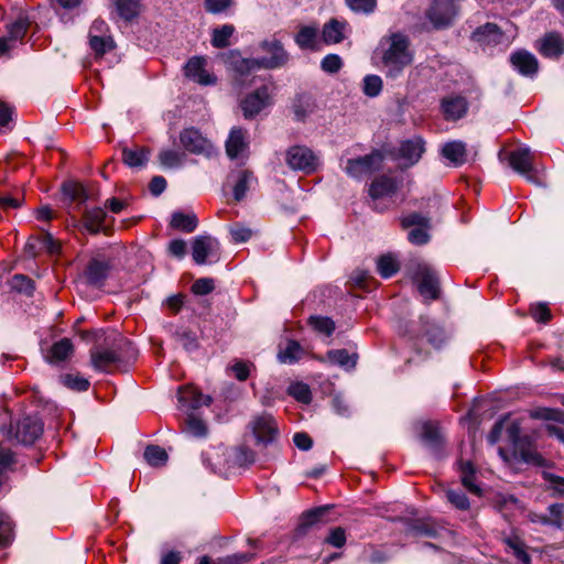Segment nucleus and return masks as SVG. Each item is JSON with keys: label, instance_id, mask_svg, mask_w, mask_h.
I'll use <instances>...</instances> for the list:
<instances>
[{"label": "nucleus", "instance_id": "nucleus-2", "mask_svg": "<svg viewBox=\"0 0 564 564\" xmlns=\"http://www.w3.org/2000/svg\"><path fill=\"white\" fill-rule=\"evenodd\" d=\"M175 398L180 411L187 414L183 421L181 430L196 438H204L208 435L209 429L204 420L193 414L204 406H209L213 398L203 393L202 390H176Z\"/></svg>", "mask_w": 564, "mask_h": 564}, {"label": "nucleus", "instance_id": "nucleus-47", "mask_svg": "<svg viewBox=\"0 0 564 564\" xmlns=\"http://www.w3.org/2000/svg\"><path fill=\"white\" fill-rule=\"evenodd\" d=\"M174 338L187 351H194L198 348V339L196 334L186 327H181L176 329L174 333Z\"/></svg>", "mask_w": 564, "mask_h": 564}, {"label": "nucleus", "instance_id": "nucleus-34", "mask_svg": "<svg viewBox=\"0 0 564 564\" xmlns=\"http://www.w3.org/2000/svg\"><path fill=\"white\" fill-rule=\"evenodd\" d=\"M473 40L482 45L498 44L502 39V33L494 23H486L477 28L471 35Z\"/></svg>", "mask_w": 564, "mask_h": 564}, {"label": "nucleus", "instance_id": "nucleus-21", "mask_svg": "<svg viewBox=\"0 0 564 564\" xmlns=\"http://www.w3.org/2000/svg\"><path fill=\"white\" fill-rule=\"evenodd\" d=\"M350 32L349 24L345 20L332 18L321 30V40L326 45L341 43Z\"/></svg>", "mask_w": 564, "mask_h": 564}, {"label": "nucleus", "instance_id": "nucleus-27", "mask_svg": "<svg viewBox=\"0 0 564 564\" xmlns=\"http://www.w3.org/2000/svg\"><path fill=\"white\" fill-rule=\"evenodd\" d=\"M424 151L425 142L421 137L403 141L399 149L400 158L406 162L408 166L417 163Z\"/></svg>", "mask_w": 564, "mask_h": 564}, {"label": "nucleus", "instance_id": "nucleus-6", "mask_svg": "<svg viewBox=\"0 0 564 564\" xmlns=\"http://www.w3.org/2000/svg\"><path fill=\"white\" fill-rule=\"evenodd\" d=\"M44 432V423L37 416L24 415L10 424L8 437L18 444L33 445Z\"/></svg>", "mask_w": 564, "mask_h": 564}, {"label": "nucleus", "instance_id": "nucleus-28", "mask_svg": "<svg viewBox=\"0 0 564 564\" xmlns=\"http://www.w3.org/2000/svg\"><path fill=\"white\" fill-rule=\"evenodd\" d=\"M514 69L523 76H533L539 69L538 59L528 51H517L510 56Z\"/></svg>", "mask_w": 564, "mask_h": 564}, {"label": "nucleus", "instance_id": "nucleus-25", "mask_svg": "<svg viewBox=\"0 0 564 564\" xmlns=\"http://www.w3.org/2000/svg\"><path fill=\"white\" fill-rule=\"evenodd\" d=\"M321 30L317 24L302 25L294 36L296 45L301 50L317 51L319 48Z\"/></svg>", "mask_w": 564, "mask_h": 564}, {"label": "nucleus", "instance_id": "nucleus-10", "mask_svg": "<svg viewBox=\"0 0 564 564\" xmlns=\"http://www.w3.org/2000/svg\"><path fill=\"white\" fill-rule=\"evenodd\" d=\"M220 57L230 75L234 88L240 96L247 80V58L238 50L225 52Z\"/></svg>", "mask_w": 564, "mask_h": 564}, {"label": "nucleus", "instance_id": "nucleus-20", "mask_svg": "<svg viewBox=\"0 0 564 564\" xmlns=\"http://www.w3.org/2000/svg\"><path fill=\"white\" fill-rule=\"evenodd\" d=\"M61 250V245L53 236L45 231L42 236L30 237L24 246V252L30 258H35L42 251L50 254H56Z\"/></svg>", "mask_w": 564, "mask_h": 564}, {"label": "nucleus", "instance_id": "nucleus-18", "mask_svg": "<svg viewBox=\"0 0 564 564\" xmlns=\"http://www.w3.org/2000/svg\"><path fill=\"white\" fill-rule=\"evenodd\" d=\"M512 457L516 460L538 467H545L549 465L547 459L538 452L533 442L528 436H523L522 441L516 443L513 446Z\"/></svg>", "mask_w": 564, "mask_h": 564}, {"label": "nucleus", "instance_id": "nucleus-22", "mask_svg": "<svg viewBox=\"0 0 564 564\" xmlns=\"http://www.w3.org/2000/svg\"><path fill=\"white\" fill-rule=\"evenodd\" d=\"M206 61L204 57L194 56L187 61L184 66V74L187 78L200 85H210L216 83V78L205 69Z\"/></svg>", "mask_w": 564, "mask_h": 564}, {"label": "nucleus", "instance_id": "nucleus-17", "mask_svg": "<svg viewBox=\"0 0 564 564\" xmlns=\"http://www.w3.org/2000/svg\"><path fill=\"white\" fill-rule=\"evenodd\" d=\"M286 163L292 170L312 173L318 166V159L311 149L303 145H294L286 152Z\"/></svg>", "mask_w": 564, "mask_h": 564}, {"label": "nucleus", "instance_id": "nucleus-41", "mask_svg": "<svg viewBox=\"0 0 564 564\" xmlns=\"http://www.w3.org/2000/svg\"><path fill=\"white\" fill-rule=\"evenodd\" d=\"M17 464L15 454L9 448H0V496L3 494V487L8 481V474L12 471Z\"/></svg>", "mask_w": 564, "mask_h": 564}, {"label": "nucleus", "instance_id": "nucleus-48", "mask_svg": "<svg viewBox=\"0 0 564 564\" xmlns=\"http://www.w3.org/2000/svg\"><path fill=\"white\" fill-rule=\"evenodd\" d=\"M13 541V523L10 517L0 510V550L8 547Z\"/></svg>", "mask_w": 564, "mask_h": 564}, {"label": "nucleus", "instance_id": "nucleus-1", "mask_svg": "<svg viewBox=\"0 0 564 564\" xmlns=\"http://www.w3.org/2000/svg\"><path fill=\"white\" fill-rule=\"evenodd\" d=\"M138 350L133 344L117 332L105 338L104 345L90 350L91 365L104 372L124 371L137 359Z\"/></svg>", "mask_w": 564, "mask_h": 564}, {"label": "nucleus", "instance_id": "nucleus-19", "mask_svg": "<svg viewBox=\"0 0 564 564\" xmlns=\"http://www.w3.org/2000/svg\"><path fill=\"white\" fill-rule=\"evenodd\" d=\"M110 262L99 258H93L88 261L83 278L90 286L100 289L105 285L106 280L110 273Z\"/></svg>", "mask_w": 564, "mask_h": 564}, {"label": "nucleus", "instance_id": "nucleus-33", "mask_svg": "<svg viewBox=\"0 0 564 564\" xmlns=\"http://www.w3.org/2000/svg\"><path fill=\"white\" fill-rule=\"evenodd\" d=\"M74 351L73 344L68 338H62L54 343L45 355V359L50 364H59L67 360Z\"/></svg>", "mask_w": 564, "mask_h": 564}, {"label": "nucleus", "instance_id": "nucleus-57", "mask_svg": "<svg viewBox=\"0 0 564 564\" xmlns=\"http://www.w3.org/2000/svg\"><path fill=\"white\" fill-rule=\"evenodd\" d=\"M204 9L210 14H227L235 6V0H204Z\"/></svg>", "mask_w": 564, "mask_h": 564}, {"label": "nucleus", "instance_id": "nucleus-9", "mask_svg": "<svg viewBox=\"0 0 564 564\" xmlns=\"http://www.w3.org/2000/svg\"><path fill=\"white\" fill-rule=\"evenodd\" d=\"M261 48L264 53L263 56L259 59H250L249 58V73L254 67H263V68H276L283 66L288 59L289 55L284 50L283 45L278 40L264 41L261 43Z\"/></svg>", "mask_w": 564, "mask_h": 564}, {"label": "nucleus", "instance_id": "nucleus-38", "mask_svg": "<svg viewBox=\"0 0 564 564\" xmlns=\"http://www.w3.org/2000/svg\"><path fill=\"white\" fill-rule=\"evenodd\" d=\"M117 15L124 22H131L141 12L140 0H113Z\"/></svg>", "mask_w": 564, "mask_h": 564}, {"label": "nucleus", "instance_id": "nucleus-50", "mask_svg": "<svg viewBox=\"0 0 564 564\" xmlns=\"http://www.w3.org/2000/svg\"><path fill=\"white\" fill-rule=\"evenodd\" d=\"M143 456L151 466H163L169 458L166 451L158 445H148Z\"/></svg>", "mask_w": 564, "mask_h": 564}, {"label": "nucleus", "instance_id": "nucleus-43", "mask_svg": "<svg viewBox=\"0 0 564 564\" xmlns=\"http://www.w3.org/2000/svg\"><path fill=\"white\" fill-rule=\"evenodd\" d=\"M62 193L69 204L77 203L84 204L88 199V195L84 186L76 182H66L62 185Z\"/></svg>", "mask_w": 564, "mask_h": 564}, {"label": "nucleus", "instance_id": "nucleus-53", "mask_svg": "<svg viewBox=\"0 0 564 564\" xmlns=\"http://www.w3.org/2000/svg\"><path fill=\"white\" fill-rule=\"evenodd\" d=\"M31 22L26 15H20L13 23L8 26V37L13 42L22 40Z\"/></svg>", "mask_w": 564, "mask_h": 564}, {"label": "nucleus", "instance_id": "nucleus-24", "mask_svg": "<svg viewBox=\"0 0 564 564\" xmlns=\"http://www.w3.org/2000/svg\"><path fill=\"white\" fill-rule=\"evenodd\" d=\"M441 109L446 120L456 121L467 113L468 104L462 96H448L442 99Z\"/></svg>", "mask_w": 564, "mask_h": 564}, {"label": "nucleus", "instance_id": "nucleus-39", "mask_svg": "<svg viewBox=\"0 0 564 564\" xmlns=\"http://www.w3.org/2000/svg\"><path fill=\"white\" fill-rule=\"evenodd\" d=\"M442 154L455 166L462 165L466 160V144L463 141H451L443 145Z\"/></svg>", "mask_w": 564, "mask_h": 564}, {"label": "nucleus", "instance_id": "nucleus-49", "mask_svg": "<svg viewBox=\"0 0 564 564\" xmlns=\"http://www.w3.org/2000/svg\"><path fill=\"white\" fill-rule=\"evenodd\" d=\"M226 466H232V471L236 468H243L247 465V449L245 446H239L226 449Z\"/></svg>", "mask_w": 564, "mask_h": 564}, {"label": "nucleus", "instance_id": "nucleus-63", "mask_svg": "<svg viewBox=\"0 0 564 564\" xmlns=\"http://www.w3.org/2000/svg\"><path fill=\"white\" fill-rule=\"evenodd\" d=\"M215 289L214 280L210 278H200L192 284V292L195 295H207Z\"/></svg>", "mask_w": 564, "mask_h": 564}, {"label": "nucleus", "instance_id": "nucleus-61", "mask_svg": "<svg viewBox=\"0 0 564 564\" xmlns=\"http://www.w3.org/2000/svg\"><path fill=\"white\" fill-rule=\"evenodd\" d=\"M159 161L163 166L175 167L182 162V154L175 150H162L159 153Z\"/></svg>", "mask_w": 564, "mask_h": 564}, {"label": "nucleus", "instance_id": "nucleus-4", "mask_svg": "<svg viewBox=\"0 0 564 564\" xmlns=\"http://www.w3.org/2000/svg\"><path fill=\"white\" fill-rule=\"evenodd\" d=\"M274 89L270 78H249V118L260 115L273 105Z\"/></svg>", "mask_w": 564, "mask_h": 564}, {"label": "nucleus", "instance_id": "nucleus-29", "mask_svg": "<svg viewBox=\"0 0 564 564\" xmlns=\"http://www.w3.org/2000/svg\"><path fill=\"white\" fill-rule=\"evenodd\" d=\"M328 512V507H318L312 510H308L304 512L299 520V523L295 529V535L296 536H304L307 534V532L317 525L318 523H322L325 516Z\"/></svg>", "mask_w": 564, "mask_h": 564}, {"label": "nucleus", "instance_id": "nucleus-30", "mask_svg": "<svg viewBox=\"0 0 564 564\" xmlns=\"http://www.w3.org/2000/svg\"><path fill=\"white\" fill-rule=\"evenodd\" d=\"M107 214L101 207L86 209L83 215V226L91 235L100 231L108 234V228L104 226Z\"/></svg>", "mask_w": 564, "mask_h": 564}, {"label": "nucleus", "instance_id": "nucleus-52", "mask_svg": "<svg viewBox=\"0 0 564 564\" xmlns=\"http://www.w3.org/2000/svg\"><path fill=\"white\" fill-rule=\"evenodd\" d=\"M377 270L382 278L388 279L398 272L399 263L391 254L381 256L377 261Z\"/></svg>", "mask_w": 564, "mask_h": 564}, {"label": "nucleus", "instance_id": "nucleus-8", "mask_svg": "<svg viewBox=\"0 0 564 564\" xmlns=\"http://www.w3.org/2000/svg\"><path fill=\"white\" fill-rule=\"evenodd\" d=\"M251 430L254 437V446L259 448L260 453L273 445L279 436L278 424L269 413L254 416Z\"/></svg>", "mask_w": 564, "mask_h": 564}, {"label": "nucleus", "instance_id": "nucleus-5", "mask_svg": "<svg viewBox=\"0 0 564 564\" xmlns=\"http://www.w3.org/2000/svg\"><path fill=\"white\" fill-rule=\"evenodd\" d=\"M448 341V335L436 323L422 319L420 334L412 343V349L416 354L417 359H425L430 351L423 347L427 343L433 349H442Z\"/></svg>", "mask_w": 564, "mask_h": 564}, {"label": "nucleus", "instance_id": "nucleus-3", "mask_svg": "<svg viewBox=\"0 0 564 564\" xmlns=\"http://www.w3.org/2000/svg\"><path fill=\"white\" fill-rule=\"evenodd\" d=\"M381 46H386L381 61L388 77H398L403 69L413 62V54L410 51V41L402 33H392L380 42Z\"/></svg>", "mask_w": 564, "mask_h": 564}, {"label": "nucleus", "instance_id": "nucleus-16", "mask_svg": "<svg viewBox=\"0 0 564 564\" xmlns=\"http://www.w3.org/2000/svg\"><path fill=\"white\" fill-rule=\"evenodd\" d=\"M413 280L420 294L426 300H436L440 295V282L435 272L425 263H419Z\"/></svg>", "mask_w": 564, "mask_h": 564}, {"label": "nucleus", "instance_id": "nucleus-12", "mask_svg": "<svg viewBox=\"0 0 564 564\" xmlns=\"http://www.w3.org/2000/svg\"><path fill=\"white\" fill-rule=\"evenodd\" d=\"M510 166L519 174L524 175L531 183L541 185L543 180L533 166L534 158L529 148L520 147L509 154Z\"/></svg>", "mask_w": 564, "mask_h": 564}, {"label": "nucleus", "instance_id": "nucleus-26", "mask_svg": "<svg viewBox=\"0 0 564 564\" xmlns=\"http://www.w3.org/2000/svg\"><path fill=\"white\" fill-rule=\"evenodd\" d=\"M536 48L545 57L557 58L564 54V39L556 32H550L540 40Z\"/></svg>", "mask_w": 564, "mask_h": 564}, {"label": "nucleus", "instance_id": "nucleus-11", "mask_svg": "<svg viewBox=\"0 0 564 564\" xmlns=\"http://www.w3.org/2000/svg\"><path fill=\"white\" fill-rule=\"evenodd\" d=\"M399 189V182L394 177L380 175L369 184L368 194L372 202V208L383 212L388 208L381 200L392 198Z\"/></svg>", "mask_w": 564, "mask_h": 564}, {"label": "nucleus", "instance_id": "nucleus-45", "mask_svg": "<svg viewBox=\"0 0 564 564\" xmlns=\"http://www.w3.org/2000/svg\"><path fill=\"white\" fill-rule=\"evenodd\" d=\"M235 33L232 24H224L212 31L210 43L215 48H225L230 45V37Z\"/></svg>", "mask_w": 564, "mask_h": 564}, {"label": "nucleus", "instance_id": "nucleus-51", "mask_svg": "<svg viewBox=\"0 0 564 564\" xmlns=\"http://www.w3.org/2000/svg\"><path fill=\"white\" fill-rule=\"evenodd\" d=\"M327 357L330 362L345 368H354L357 361V355L349 354L346 349L330 350L328 351Z\"/></svg>", "mask_w": 564, "mask_h": 564}, {"label": "nucleus", "instance_id": "nucleus-54", "mask_svg": "<svg viewBox=\"0 0 564 564\" xmlns=\"http://www.w3.org/2000/svg\"><path fill=\"white\" fill-rule=\"evenodd\" d=\"M445 497L457 510L467 511L470 508L469 499L460 489L448 488L445 490Z\"/></svg>", "mask_w": 564, "mask_h": 564}, {"label": "nucleus", "instance_id": "nucleus-64", "mask_svg": "<svg viewBox=\"0 0 564 564\" xmlns=\"http://www.w3.org/2000/svg\"><path fill=\"white\" fill-rule=\"evenodd\" d=\"M230 239L235 243L245 242L247 240V227L239 221H235L228 226Z\"/></svg>", "mask_w": 564, "mask_h": 564}, {"label": "nucleus", "instance_id": "nucleus-15", "mask_svg": "<svg viewBox=\"0 0 564 564\" xmlns=\"http://www.w3.org/2000/svg\"><path fill=\"white\" fill-rule=\"evenodd\" d=\"M180 141L182 147L189 153L202 154L208 158L215 153L212 142L194 127L183 129L180 132Z\"/></svg>", "mask_w": 564, "mask_h": 564}, {"label": "nucleus", "instance_id": "nucleus-36", "mask_svg": "<svg viewBox=\"0 0 564 564\" xmlns=\"http://www.w3.org/2000/svg\"><path fill=\"white\" fill-rule=\"evenodd\" d=\"M422 440L430 446V448L437 455L443 452L444 438L440 432L438 426L432 422H425L422 426Z\"/></svg>", "mask_w": 564, "mask_h": 564}, {"label": "nucleus", "instance_id": "nucleus-62", "mask_svg": "<svg viewBox=\"0 0 564 564\" xmlns=\"http://www.w3.org/2000/svg\"><path fill=\"white\" fill-rule=\"evenodd\" d=\"M347 6L356 13H371L377 7V0H346Z\"/></svg>", "mask_w": 564, "mask_h": 564}, {"label": "nucleus", "instance_id": "nucleus-56", "mask_svg": "<svg viewBox=\"0 0 564 564\" xmlns=\"http://www.w3.org/2000/svg\"><path fill=\"white\" fill-rule=\"evenodd\" d=\"M308 324L314 330L325 336H330L335 330V323L329 317L311 316L308 318Z\"/></svg>", "mask_w": 564, "mask_h": 564}, {"label": "nucleus", "instance_id": "nucleus-55", "mask_svg": "<svg viewBox=\"0 0 564 564\" xmlns=\"http://www.w3.org/2000/svg\"><path fill=\"white\" fill-rule=\"evenodd\" d=\"M89 46L97 57L104 56L115 47L112 36H89Z\"/></svg>", "mask_w": 564, "mask_h": 564}, {"label": "nucleus", "instance_id": "nucleus-13", "mask_svg": "<svg viewBox=\"0 0 564 564\" xmlns=\"http://www.w3.org/2000/svg\"><path fill=\"white\" fill-rule=\"evenodd\" d=\"M383 162V155L380 151H372L371 153L347 160L345 172L352 178L360 180L366 175H369L381 169Z\"/></svg>", "mask_w": 564, "mask_h": 564}, {"label": "nucleus", "instance_id": "nucleus-46", "mask_svg": "<svg viewBox=\"0 0 564 564\" xmlns=\"http://www.w3.org/2000/svg\"><path fill=\"white\" fill-rule=\"evenodd\" d=\"M314 102L308 96L301 95L295 98L293 102V112L295 119L299 121H305L306 118L314 111Z\"/></svg>", "mask_w": 564, "mask_h": 564}, {"label": "nucleus", "instance_id": "nucleus-37", "mask_svg": "<svg viewBox=\"0 0 564 564\" xmlns=\"http://www.w3.org/2000/svg\"><path fill=\"white\" fill-rule=\"evenodd\" d=\"M216 241L210 237L200 236L196 237L192 245L193 259L197 264L206 263L207 257L213 251Z\"/></svg>", "mask_w": 564, "mask_h": 564}, {"label": "nucleus", "instance_id": "nucleus-40", "mask_svg": "<svg viewBox=\"0 0 564 564\" xmlns=\"http://www.w3.org/2000/svg\"><path fill=\"white\" fill-rule=\"evenodd\" d=\"M149 160V151L145 148H123L122 162L129 167H142Z\"/></svg>", "mask_w": 564, "mask_h": 564}, {"label": "nucleus", "instance_id": "nucleus-31", "mask_svg": "<svg viewBox=\"0 0 564 564\" xmlns=\"http://www.w3.org/2000/svg\"><path fill=\"white\" fill-rule=\"evenodd\" d=\"M246 147L247 141L243 129L234 127L225 143L226 154L230 160H235L245 151Z\"/></svg>", "mask_w": 564, "mask_h": 564}, {"label": "nucleus", "instance_id": "nucleus-42", "mask_svg": "<svg viewBox=\"0 0 564 564\" xmlns=\"http://www.w3.org/2000/svg\"><path fill=\"white\" fill-rule=\"evenodd\" d=\"M197 225L198 220L194 214H184L182 212L173 213L170 221L172 228L184 232H193Z\"/></svg>", "mask_w": 564, "mask_h": 564}, {"label": "nucleus", "instance_id": "nucleus-23", "mask_svg": "<svg viewBox=\"0 0 564 564\" xmlns=\"http://www.w3.org/2000/svg\"><path fill=\"white\" fill-rule=\"evenodd\" d=\"M460 482L470 494L482 496L481 487L476 482L477 469L470 460L458 459L456 463Z\"/></svg>", "mask_w": 564, "mask_h": 564}, {"label": "nucleus", "instance_id": "nucleus-44", "mask_svg": "<svg viewBox=\"0 0 564 564\" xmlns=\"http://www.w3.org/2000/svg\"><path fill=\"white\" fill-rule=\"evenodd\" d=\"M305 351L303 347L295 340H289L284 348H281L278 358L282 364H294L299 361Z\"/></svg>", "mask_w": 564, "mask_h": 564}, {"label": "nucleus", "instance_id": "nucleus-32", "mask_svg": "<svg viewBox=\"0 0 564 564\" xmlns=\"http://www.w3.org/2000/svg\"><path fill=\"white\" fill-rule=\"evenodd\" d=\"M501 542L507 546V551L512 552L521 564L532 563V558L525 550V543L518 534L502 535Z\"/></svg>", "mask_w": 564, "mask_h": 564}, {"label": "nucleus", "instance_id": "nucleus-35", "mask_svg": "<svg viewBox=\"0 0 564 564\" xmlns=\"http://www.w3.org/2000/svg\"><path fill=\"white\" fill-rule=\"evenodd\" d=\"M225 456L226 451L219 448L214 449L206 453L204 462L215 474L228 477L232 473V466H226Z\"/></svg>", "mask_w": 564, "mask_h": 564}, {"label": "nucleus", "instance_id": "nucleus-59", "mask_svg": "<svg viewBox=\"0 0 564 564\" xmlns=\"http://www.w3.org/2000/svg\"><path fill=\"white\" fill-rule=\"evenodd\" d=\"M364 94L368 97H377L382 90V79L378 75H367L364 78Z\"/></svg>", "mask_w": 564, "mask_h": 564}, {"label": "nucleus", "instance_id": "nucleus-58", "mask_svg": "<svg viewBox=\"0 0 564 564\" xmlns=\"http://www.w3.org/2000/svg\"><path fill=\"white\" fill-rule=\"evenodd\" d=\"M11 288L19 293L31 295L34 290L33 281L23 274H15L10 281Z\"/></svg>", "mask_w": 564, "mask_h": 564}, {"label": "nucleus", "instance_id": "nucleus-60", "mask_svg": "<svg viewBox=\"0 0 564 564\" xmlns=\"http://www.w3.org/2000/svg\"><path fill=\"white\" fill-rule=\"evenodd\" d=\"M343 65V59L337 54H327L321 61V68L323 72L327 74L338 73L341 69Z\"/></svg>", "mask_w": 564, "mask_h": 564}, {"label": "nucleus", "instance_id": "nucleus-14", "mask_svg": "<svg viewBox=\"0 0 564 564\" xmlns=\"http://www.w3.org/2000/svg\"><path fill=\"white\" fill-rule=\"evenodd\" d=\"M401 226L404 229L411 228L408 239L413 245H425L430 240V218L420 214L411 213L401 218Z\"/></svg>", "mask_w": 564, "mask_h": 564}, {"label": "nucleus", "instance_id": "nucleus-7", "mask_svg": "<svg viewBox=\"0 0 564 564\" xmlns=\"http://www.w3.org/2000/svg\"><path fill=\"white\" fill-rule=\"evenodd\" d=\"M459 12V0H432L425 10V19L433 29L443 30L454 23Z\"/></svg>", "mask_w": 564, "mask_h": 564}]
</instances>
